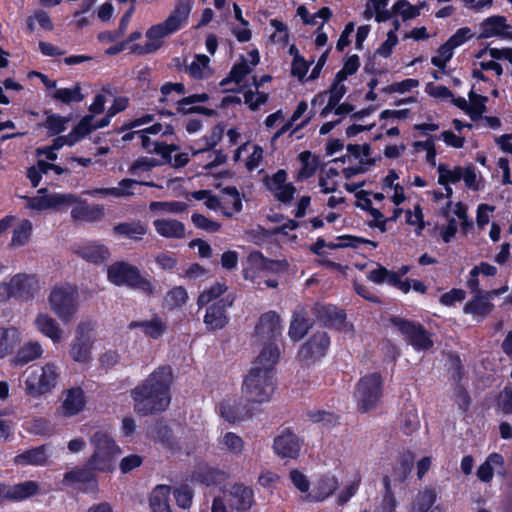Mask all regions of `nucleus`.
<instances>
[{
    "instance_id": "1",
    "label": "nucleus",
    "mask_w": 512,
    "mask_h": 512,
    "mask_svg": "<svg viewBox=\"0 0 512 512\" xmlns=\"http://www.w3.org/2000/svg\"><path fill=\"white\" fill-rule=\"evenodd\" d=\"M173 380L170 366H159L131 391L134 412L141 416L157 415L170 404V388Z\"/></svg>"
},
{
    "instance_id": "2",
    "label": "nucleus",
    "mask_w": 512,
    "mask_h": 512,
    "mask_svg": "<svg viewBox=\"0 0 512 512\" xmlns=\"http://www.w3.org/2000/svg\"><path fill=\"white\" fill-rule=\"evenodd\" d=\"M280 349L274 345L262 348L252 367L245 375L242 391L255 404L269 402L277 387L276 364Z\"/></svg>"
},
{
    "instance_id": "3",
    "label": "nucleus",
    "mask_w": 512,
    "mask_h": 512,
    "mask_svg": "<svg viewBox=\"0 0 512 512\" xmlns=\"http://www.w3.org/2000/svg\"><path fill=\"white\" fill-rule=\"evenodd\" d=\"M192 7L193 0H177L168 17L163 22L152 25L146 31V37L150 42L144 45L133 44L131 52L137 55H146L157 51L162 46L160 41L162 38L179 31L188 23Z\"/></svg>"
},
{
    "instance_id": "4",
    "label": "nucleus",
    "mask_w": 512,
    "mask_h": 512,
    "mask_svg": "<svg viewBox=\"0 0 512 512\" xmlns=\"http://www.w3.org/2000/svg\"><path fill=\"white\" fill-rule=\"evenodd\" d=\"M107 280L115 286L139 290L146 295L153 294L155 290L148 275H144L137 266L124 260L116 261L108 266Z\"/></svg>"
},
{
    "instance_id": "5",
    "label": "nucleus",
    "mask_w": 512,
    "mask_h": 512,
    "mask_svg": "<svg viewBox=\"0 0 512 512\" xmlns=\"http://www.w3.org/2000/svg\"><path fill=\"white\" fill-rule=\"evenodd\" d=\"M255 503L254 491L242 483H235L224 497H215L211 512H248Z\"/></svg>"
},
{
    "instance_id": "6",
    "label": "nucleus",
    "mask_w": 512,
    "mask_h": 512,
    "mask_svg": "<svg viewBox=\"0 0 512 512\" xmlns=\"http://www.w3.org/2000/svg\"><path fill=\"white\" fill-rule=\"evenodd\" d=\"M389 322L414 350L427 351L433 347L432 334L421 323L400 316H391Z\"/></svg>"
},
{
    "instance_id": "7",
    "label": "nucleus",
    "mask_w": 512,
    "mask_h": 512,
    "mask_svg": "<svg viewBox=\"0 0 512 512\" xmlns=\"http://www.w3.org/2000/svg\"><path fill=\"white\" fill-rule=\"evenodd\" d=\"M58 378V367L54 363L35 367L26 377L25 392L30 397L39 398L55 388Z\"/></svg>"
},
{
    "instance_id": "8",
    "label": "nucleus",
    "mask_w": 512,
    "mask_h": 512,
    "mask_svg": "<svg viewBox=\"0 0 512 512\" xmlns=\"http://www.w3.org/2000/svg\"><path fill=\"white\" fill-rule=\"evenodd\" d=\"M383 394V377L379 372H372L362 376L354 393L357 399L358 409L361 412H369L374 409Z\"/></svg>"
},
{
    "instance_id": "9",
    "label": "nucleus",
    "mask_w": 512,
    "mask_h": 512,
    "mask_svg": "<svg viewBox=\"0 0 512 512\" xmlns=\"http://www.w3.org/2000/svg\"><path fill=\"white\" fill-rule=\"evenodd\" d=\"M49 304L54 313L63 323H69L75 315L77 291L70 286L54 287L49 295Z\"/></svg>"
},
{
    "instance_id": "10",
    "label": "nucleus",
    "mask_w": 512,
    "mask_h": 512,
    "mask_svg": "<svg viewBox=\"0 0 512 512\" xmlns=\"http://www.w3.org/2000/svg\"><path fill=\"white\" fill-rule=\"evenodd\" d=\"M92 320L81 321L76 328L75 337L70 344L69 354L73 361L86 364L91 359L93 340L90 333L94 330Z\"/></svg>"
},
{
    "instance_id": "11",
    "label": "nucleus",
    "mask_w": 512,
    "mask_h": 512,
    "mask_svg": "<svg viewBox=\"0 0 512 512\" xmlns=\"http://www.w3.org/2000/svg\"><path fill=\"white\" fill-rule=\"evenodd\" d=\"M249 268L243 269V277L245 279H253L259 273L281 274L288 270L289 263L287 260H274L267 258L261 251H252L247 257Z\"/></svg>"
},
{
    "instance_id": "12",
    "label": "nucleus",
    "mask_w": 512,
    "mask_h": 512,
    "mask_svg": "<svg viewBox=\"0 0 512 512\" xmlns=\"http://www.w3.org/2000/svg\"><path fill=\"white\" fill-rule=\"evenodd\" d=\"M255 336L263 343V348L274 345L279 349L277 342L282 337V325L276 311L263 313L255 326Z\"/></svg>"
},
{
    "instance_id": "13",
    "label": "nucleus",
    "mask_w": 512,
    "mask_h": 512,
    "mask_svg": "<svg viewBox=\"0 0 512 512\" xmlns=\"http://www.w3.org/2000/svg\"><path fill=\"white\" fill-rule=\"evenodd\" d=\"M255 410V403L246 396L226 398L219 404L221 417L232 424L252 418Z\"/></svg>"
},
{
    "instance_id": "14",
    "label": "nucleus",
    "mask_w": 512,
    "mask_h": 512,
    "mask_svg": "<svg viewBox=\"0 0 512 512\" xmlns=\"http://www.w3.org/2000/svg\"><path fill=\"white\" fill-rule=\"evenodd\" d=\"M330 337L325 331H317L298 350V359L306 365L314 364L323 358L329 349Z\"/></svg>"
},
{
    "instance_id": "15",
    "label": "nucleus",
    "mask_w": 512,
    "mask_h": 512,
    "mask_svg": "<svg viewBox=\"0 0 512 512\" xmlns=\"http://www.w3.org/2000/svg\"><path fill=\"white\" fill-rule=\"evenodd\" d=\"M235 295L230 293L207 305L203 322L209 331H218L226 327L229 322L228 308L233 306Z\"/></svg>"
},
{
    "instance_id": "16",
    "label": "nucleus",
    "mask_w": 512,
    "mask_h": 512,
    "mask_svg": "<svg viewBox=\"0 0 512 512\" xmlns=\"http://www.w3.org/2000/svg\"><path fill=\"white\" fill-rule=\"evenodd\" d=\"M94 471L86 462L82 467L65 472L62 483L83 493L95 492L98 489V479Z\"/></svg>"
},
{
    "instance_id": "17",
    "label": "nucleus",
    "mask_w": 512,
    "mask_h": 512,
    "mask_svg": "<svg viewBox=\"0 0 512 512\" xmlns=\"http://www.w3.org/2000/svg\"><path fill=\"white\" fill-rule=\"evenodd\" d=\"M302 445L303 439L291 428H285L274 438L273 450L282 459H297Z\"/></svg>"
},
{
    "instance_id": "18",
    "label": "nucleus",
    "mask_w": 512,
    "mask_h": 512,
    "mask_svg": "<svg viewBox=\"0 0 512 512\" xmlns=\"http://www.w3.org/2000/svg\"><path fill=\"white\" fill-rule=\"evenodd\" d=\"M10 281L16 300L28 302L40 289L39 280L34 274L17 273L11 277Z\"/></svg>"
},
{
    "instance_id": "19",
    "label": "nucleus",
    "mask_w": 512,
    "mask_h": 512,
    "mask_svg": "<svg viewBox=\"0 0 512 512\" xmlns=\"http://www.w3.org/2000/svg\"><path fill=\"white\" fill-rule=\"evenodd\" d=\"M316 319L328 328L341 331L346 322V312L332 304H316L313 308Z\"/></svg>"
},
{
    "instance_id": "20",
    "label": "nucleus",
    "mask_w": 512,
    "mask_h": 512,
    "mask_svg": "<svg viewBox=\"0 0 512 512\" xmlns=\"http://www.w3.org/2000/svg\"><path fill=\"white\" fill-rule=\"evenodd\" d=\"M339 487L338 478L330 473L319 475L316 479L312 492L305 496L308 502H322L334 494Z\"/></svg>"
},
{
    "instance_id": "21",
    "label": "nucleus",
    "mask_w": 512,
    "mask_h": 512,
    "mask_svg": "<svg viewBox=\"0 0 512 512\" xmlns=\"http://www.w3.org/2000/svg\"><path fill=\"white\" fill-rule=\"evenodd\" d=\"M73 253L83 260L99 265L107 261L111 255L108 247L99 242H90L79 246Z\"/></svg>"
},
{
    "instance_id": "22",
    "label": "nucleus",
    "mask_w": 512,
    "mask_h": 512,
    "mask_svg": "<svg viewBox=\"0 0 512 512\" xmlns=\"http://www.w3.org/2000/svg\"><path fill=\"white\" fill-rule=\"evenodd\" d=\"M128 328L130 330L141 329L145 336L153 340L160 339L168 330L167 323L157 314L150 320L132 321Z\"/></svg>"
},
{
    "instance_id": "23",
    "label": "nucleus",
    "mask_w": 512,
    "mask_h": 512,
    "mask_svg": "<svg viewBox=\"0 0 512 512\" xmlns=\"http://www.w3.org/2000/svg\"><path fill=\"white\" fill-rule=\"evenodd\" d=\"M105 210L102 204L89 205L78 199L71 210V217L76 221L97 222L104 218Z\"/></svg>"
},
{
    "instance_id": "24",
    "label": "nucleus",
    "mask_w": 512,
    "mask_h": 512,
    "mask_svg": "<svg viewBox=\"0 0 512 512\" xmlns=\"http://www.w3.org/2000/svg\"><path fill=\"white\" fill-rule=\"evenodd\" d=\"M48 460L46 445H40L17 454L13 463L17 466H43Z\"/></svg>"
},
{
    "instance_id": "25",
    "label": "nucleus",
    "mask_w": 512,
    "mask_h": 512,
    "mask_svg": "<svg viewBox=\"0 0 512 512\" xmlns=\"http://www.w3.org/2000/svg\"><path fill=\"white\" fill-rule=\"evenodd\" d=\"M482 31L478 38H491L494 36H505L512 38V35L505 34V30L510 28L506 17L501 15L490 16L481 23Z\"/></svg>"
},
{
    "instance_id": "26",
    "label": "nucleus",
    "mask_w": 512,
    "mask_h": 512,
    "mask_svg": "<svg viewBox=\"0 0 512 512\" xmlns=\"http://www.w3.org/2000/svg\"><path fill=\"white\" fill-rule=\"evenodd\" d=\"M134 185H145L152 187L154 184L152 182H140L130 178H124L119 182L118 187L111 188H96L90 192L91 195H112L114 197H126L134 195V192L130 190Z\"/></svg>"
},
{
    "instance_id": "27",
    "label": "nucleus",
    "mask_w": 512,
    "mask_h": 512,
    "mask_svg": "<svg viewBox=\"0 0 512 512\" xmlns=\"http://www.w3.org/2000/svg\"><path fill=\"white\" fill-rule=\"evenodd\" d=\"M112 231L116 236H123L128 239L140 241L143 236L147 234L148 226L140 220H135L117 223L113 226Z\"/></svg>"
},
{
    "instance_id": "28",
    "label": "nucleus",
    "mask_w": 512,
    "mask_h": 512,
    "mask_svg": "<svg viewBox=\"0 0 512 512\" xmlns=\"http://www.w3.org/2000/svg\"><path fill=\"white\" fill-rule=\"evenodd\" d=\"M313 322L304 310L294 311L289 326L288 335L293 342H298L308 333Z\"/></svg>"
},
{
    "instance_id": "29",
    "label": "nucleus",
    "mask_w": 512,
    "mask_h": 512,
    "mask_svg": "<svg viewBox=\"0 0 512 512\" xmlns=\"http://www.w3.org/2000/svg\"><path fill=\"white\" fill-rule=\"evenodd\" d=\"M118 454L116 452L93 449L92 455L87 460V465L96 471L112 472L115 468V458Z\"/></svg>"
},
{
    "instance_id": "30",
    "label": "nucleus",
    "mask_w": 512,
    "mask_h": 512,
    "mask_svg": "<svg viewBox=\"0 0 512 512\" xmlns=\"http://www.w3.org/2000/svg\"><path fill=\"white\" fill-rule=\"evenodd\" d=\"M155 441L161 443L168 450L175 452L180 450L179 441L174 437L172 428L164 421H157L152 428Z\"/></svg>"
},
{
    "instance_id": "31",
    "label": "nucleus",
    "mask_w": 512,
    "mask_h": 512,
    "mask_svg": "<svg viewBox=\"0 0 512 512\" xmlns=\"http://www.w3.org/2000/svg\"><path fill=\"white\" fill-rule=\"evenodd\" d=\"M36 328L54 343H59L62 338V329L54 318L45 313H39L35 319Z\"/></svg>"
},
{
    "instance_id": "32",
    "label": "nucleus",
    "mask_w": 512,
    "mask_h": 512,
    "mask_svg": "<svg viewBox=\"0 0 512 512\" xmlns=\"http://www.w3.org/2000/svg\"><path fill=\"white\" fill-rule=\"evenodd\" d=\"M153 225L162 237L181 239L185 236V225L176 219H156Z\"/></svg>"
},
{
    "instance_id": "33",
    "label": "nucleus",
    "mask_w": 512,
    "mask_h": 512,
    "mask_svg": "<svg viewBox=\"0 0 512 512\" xmlns=\"http://www.w3.org/2000/svg\"><path fill=\"white\" fill-rule=\"evenodd\" d=\"M86 404L84 392L80 387H73L67 390L66 398L62 407L66 416H74L81 412Z\"/></svg>"
},
{
    "instance_id": "34",
    "label": "nucleus",
    "mask_w": 512,
    "mask_h": 512,
    "mask_svg": "<svg viewBox=\"0 0 512 512\" xmlns=\"http://www.w3.org/2000/svg\"><path fill=\"white\" fill-rule=\"evenodd\" d=\"M21 343V333L15 327H0V359L11 354Z\"/></svg>"
},
{
    "instance_id": "35",
    "label": "nucleus",
    "mask_w": 512,
    "mask_h": 512,
    "mask_svg": "<svg viewBox=\"0 0 512 512\" xmlns=\"http://www.w3.org/2000/svg\"><path fill=\"white\" fill-rule=\"evenodd\" d=\"M39 491L37 482L28 480L9 487L5 493V499L12 501H21L34 496Z\"/></svg>"
},
{
    "instance_id": "36",
    "label": "nucleus",
    "mask_w": 512,
    "mask_h": 512,
    "mask_svg": "<svg viewBox=\"0 0 512 512\" xmlns=\"http://www.w3.org/2000/svg\"><path fill=\"white\" fill-rule=\"evenodd\" d=\"M438 498V491L435 487L426 486L423 490L419 491L412 504L413 512H428L436 503Z\"/></svg>"
},
{
    "instance_id": "37",
    "label": "nucleus",
    "mask_w": 512,
    "mask_h": 512,
    "mask_svg": "<svg viewBox=\"0 0 512 512\" xmlns=\"http://www.w3.org/2000/svg\"><path fill=\"white\" fill-rule=\"evenodd\" d=\"M415 456L407 450L401 454L399 460L393 468L394 480L398 483H404L410 476L414 467Z\"/></svg>"
},
{
    "instance_id": "38",
    "label": "nucleus",
    "mask_w": 512,
    "mask_h": 512,
    "mask_svg": "<svg viewBox=\"0 0 512 512\" xmlns=\"http://www.w3.org/2000/svg\"><path fill=\"white\" fill-rule=\"evenodd\" d=\"M42 354L43 349L38 342H27L18 348L14 357V363L16 365H25L40 358Z\"/></svg>"
},
{
    "instance_id": "39",
    "label": "nucleus",
    "mask_w": 512,
    "mask_h": 512,
    "mask_svg": "<svg viewBox=\"0 0 512 512\" xmlns=\"http://www.w3.org/2000/svg\"><path fill=\"white\" fill-rule=\"evenodd\" d=\"M504 458L500 453H491L486 460L478 467L476 475L484 483L492 481L494 476L493 466H503Z\"/></svg>"
},
{
    "instance_id": "40",
    "label": "nucleus",
    "mask_w": 512,
    "mask_h": 512,
    "mask_svg": "<svg viewBox=\"0 0 512 512\" xmlns=\"http://www.w3.org/2000/svg\"><path fill=\"white\" fill-rule=\"evenodd\" d=\"M301 162V168L297 173V180H306L312 177L319 167V157L313 156L308 150L303 151L298 156Z\"/></svg>"
},
{
    "instance_id": "41",
    "label": "nucleus",
    "mask_w": 512,
    "mask_h": 512,
    "mask_svg": "<svg viewBox=\"0 0 512 512\" xmlns=\"http://www.w3.org/2000/svg\"><path fill=\"white\" fill-rule=\"evenodd\" d=\"M382 484L384 492L382 494L381 502L376 507L375 512H395L397 507V500L392 490L390 477L387 475L383 476Z\"/></svg>"
},
{
    "instance_id": "42",
    "label": "nucleus",
    "mask_w": 512,
    "mask_h": 512,
    "mask_svg": "<svg viewBox=\"0 0 512 512\" xmlns=\"http://www.w3.org/2000/svg\"><path fill=\"white\" fill-rule=\"evenodd\" d=\"M169 486H157L150 496V507L153 512H171L169 505Z\"/></svg>"
},
{
    "instance_id": "43",
    "label": "nucleus",
    "mask_w": 512,
    "mask_h": 512,
    "mask_svg": "<svg viewBox=\"0 0 512 512\" xmlns=\"http://www.w3.org/2000/svg\"><path fill=\"white\" fill-rule=\"evenodd\" d=\"M90 443L93 449L121 453L120 447L116 444L113 437L106 431L98 430L90 437Z\"/></svg>"
},
{
    "instance_id": "44",
    "label": "nucleus",
    "mask_w": 512,
    "mask_h": 512,
    "mask_svg": "<svg viewBox=\"0 0 512 512\" xmlns=\"http://www.w3.org/2000/svg\"><path fill=\"white\" fill-rule=\"evenodd\" d=\"M33 226L30 220L23 219L13 230L10 247H22L26 245L32 236Z\"/></svg>"
},
{
    "instance_id": "45",
    "label": "nucleus",
    "mask_w": 512,
    "mask_h": 512,
    "mask_svg": "<svg viewBox=\"0 0 512 512\" xmlns=\"http://www.w3.org/2000/svg\"><path fill=\"white\" fill-rule=\"evenodd\" d=\"M228 287L225 283L216 282L209 288L204 289L197 298V305L199 308L207 306L209 303H213L220 299L225 294Z\"/></svg>"
},
{
    "instance_id": "46",
    "label": "nucleus",
    "mask_w": 512,
    "mask_h": 512,
    "mask_svg": "<svg viewBox=\"0 0 512 512\" xmlns=\"http://www.w3.org/2000/svg\"><path fill=\"white\" fill-rule=\"evenodd\" d=\"M492 308L493 304L485 297L475 296L464 305L463 312L465 314L485 316L491 312Z\"/></svg>"
},
{
    "instance_id": "47",
    "label": "nucleus",
    "mask_w": 512,
    "mask_h": 512,
    "mask_svg": "<svg viewBox=\"0 0 512 512\" xmlns=\"http://www.w3.org/2000/svg\"><path fill=\"white\" fill-rule=\"evenodd\" d=\"M187 300L188 293L183 286H175L171 288L164 297L165 305L170 310L184 306Z\"/></svg>"
},
{
    "instance_id": "48",
    "label": "nucleus",
    "mask_w": 512,
    "mask_h": 512,
    "mask_svg": "<svg viewBox=\"0 0 512 512\" xmlns=\"http://www.w3.org/2000/svg\"><path fill=\"white\" fill-rule=\"evenodd\" d=\"M470 104L468 105L467 114L474 121L482 117V114L486 111V102L488 98L486 96L475 93L471 90L468 93Z\"/></svg>"
},
{
    "instance_id": "49",
    "label": "nucleus",
    "mask_w": 512,
    "mask_h": 512,
    "mask_svg": "<svg viewBox=\"0 0 512 512\" xmlns=\"http://www.w3.org/2000/svg\"><path fill=\"white\" fill-rule=\"evenodd\" d=\"M306 416L313 423H322L327 428H333L339 423V415L325 410H310Z\"/></svg>"
},
{
    "instance_id": "50",
    "label": "nucleus",
    "mask_w": 512,
    "mask_h": 512,
    "mask_svg": "<svg viewBox=\"0 0 512 512\" xmlns=\"http://www.w3.org/2000/svg\"><path fill=\"white\" fill-rule=\"evenodd\" d=\"M438 173L439 185L456 184L462 179L461 166H455L453 169H450L446 164H439Z\"/></svg>"
},
{
    "instance_id": "51",
    "label": "nucleus",
    "mask_w": 512,
    "mask_h": 512,
    "mask_svg": "<svg viewBox=\"0 0 512 512\" xmlns=\"http://www.w3.org/2000/svg\"><path fill=\"white\" fill-rule=\"evenodd\" d=\"M223 472L216 468L199 469L194 474V479L206 486H213L221 483L223 480Z\"/></svg>"
},
{
    "instance_id": "52",
    "label": "nucleus",
    "mask_w": 512,
    "mask_h": 512,
    "mask_svg": "<svg viewBox=\"0 0 512 512\" xmlns=\"http://www.w3.org/2000/svg\"><path fill=\"white\" fill-rule=\"evenodd\" d=\"M53 98L61 101L62 103L69 104L71 102H81L84 95L81 92V87L77 83L73 88H59L53 94Z\"/></svg>"
},
{
    "instance_id": "53",
    "label": "nucleus",
    "mask_w": 512,
    "mask_h": 512,
    "mask_svg": "<svg viewBox=\"0 0 512 512\" xmlns=\"http://www.w3.org/2000/svg\"><path fill=\"white\" fill-rule=\"evenodd\" d=\"M455 48L449 45V42L441 44L437 50L438 55L431 58V63L440 70H445L447 63L452 59Z\"/></svg>"
},
{
    "instance_id": "54",
    "label": "nucleus",
    "mask_w": 512,
    "mask_h": 512,
    "mask_svg": "<svg viewBox=\"0 0 512 512\" xmlns=\"http://www.w3.org/2000/svg\"><path fill=\"white\" fill-rule=\"evenodd\" d=\"M371 194V191L366 190H360L356 192L355 197L357 199V202L355 203V206L368 212L371 216L380 217L381 211L372 206V201L369 197Z\"/></svg>"
},
{
    "instance_id": "55",
    "label": "nucleus",
    "mask_w": 512,
    "mask_h": 512,
    "mask_svg": "<svg viewBox=\"0 0 512 512\" xmlns=\"http://www.w3.org/2000/svg\"><path fill=\"white\" fill-rule=\"evenodd\" d=\"M173 495L178 507L182 509L190 508L194 494L189 485L183 484L175 488Z\"/></svg>"
},
{
    "instance_id": "56",
    "label": "nucleus",
    "mask_w": 512,
    "mask_h": 512,
    "mask_svg": "<svg viewBox=\"0 0 512 512\" xmlns=\"http://www.w3.org/2000/svg\"><path fill=\"white\" fill-rule=\"evenodd\" d=\"M47 191V188H41L38 190V193L44 195L25 197L27 199V207L37 211L51 209L50 194H46Z\"/></svg>"
},
{
    "instance_id": "57",
    "label": "nucleus",
    "mask_w": 512,
    "mask_h": 512,
    "mask_svg": "<svg viewBox=\"0 0 512 512\" xmlns=\"http://www.w3.org/2000/svg\"><path fill=\"white\" fill-rule=\"evenodd\" d=\"M393 12L401 14L403 20L413 19L420 15V7L411 5L407 0H399L393 4Z\"/></svg>"
},
{
    "instance_id": "58",
    "label": "nucleus",
    "mask_w": 512,
    "mask_h": 512,
    "mask_svg": "<svg viewBox=\"0 0 512 512\" xmlns=\"http://www.w3.org/2000/svg\"><path fill=\"white\" fill-rule=\"evenodd\" d=\"M67 118L59 114L48 115L44 126L48 129L49 135H59L66 130Z\"/></svg>"
},
{
    "instance_id": "59",
    "label": "nucleus",
    "mask_w": 512,
    "mask_h": 512,
    "mask_svg": "<svg viewBox=\"0 0 512 512\" xmlns=\"http://www.w3.org/2000/svg\"><path fill=\"white\" fill-rule=\"evenodd\" d=\"M188 208V204L182 201H154L150 203V209H162L168 213H183Z\"/></svg>"
},
{
    "instance_id": "60",
    "label": "nucleus",
    "mask_w": 512,
    "mask_h": 512,
    "mask_svg": "<svg viewBox=\"0 0 512 512\" xmlns=\"http://www.w3.org/2000/svg\"><path fill=\"white\" fill-rule=\"evenodd\" d=\"M210 59L208 56L201 54L197 55L195 60L191 62L188 67L190 76L193 79L200 80L204 78L203 70L208 67Z\"/></svg>"
},
{
    "instance_id": "61",
    "label": "nucleus",
    "mask_w": 512,
    "mask_h": 512,
    "mask_svg": "<svg viewBox=\"0 0 512 512\" xmlns=\"http://www.w3.org/2000/svg\"><path fill=\"white\" fill-rule=\"evenodd\" d=\"M191 221L196 228L207 232H217L221 228V224L219 222L213 221L200 213H193Z\"/></svg>"
},
{
    "instance_id": "62",
    "label": "nucleus",
    "mask_w": 512,
    "mask_h": 512,
    "mask_svg": "<svg viewBox=\"0 0 512 512\" xmlns=\"http://www.w3.org/2000/svg\"><path fill=\"white\" fill-rule=\"evenodd\" d=\"M312 61H307L303 56H296L291 63V75L303 81L306 77Z\"/></svg>"
},
{
    "instance_id": "63",
    "label": "nucleus",
    "mask_w": 512,
    "mask_h": 512,
    "mask_svg": "<svg viewBox=\"0 0 512 512\" xmlns=\"http://www.w3.org/2000/svg\"><path fill=\"white\" fill-rule=\"evenodd\" d=\"M454 401L461 411L467 412L469 410L471 405V397L467 389L461 383L455 384Z\"/></svg>"
},
{
    "instance_id": "64",
    "label": "nucleus",
    "mask_w": 512,
    "mask_h": 512,
    "mask_svg": "<svg viewBox=\"0 0 512 512\" xmlns=\"http://www.w3.org/2000/svg\"><path fill=\"white\" fill-rule=\"evenodd\" d=\"M289 479H290L291 483L293 484V486L298 491H300L301 493H305L306 495L308 493H310L309 492L310 481L303 472H301L298 469H292L289 472Z\"/></svg>"
}]
</instances>
